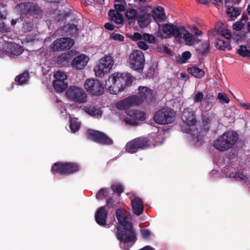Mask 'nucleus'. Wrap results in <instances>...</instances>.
I'll return each mask as SVG.
<instances>
[{
    "instance_id": "774afa93",
    "label": "nucleus",
    "mask_w": 250,
    "mask_h": 250,
    "mask_svg": "<svg viewBox=\"0 0 250 250\" xmlns=\"http://www.w3.org/2000/svg\"><path fill=\"white\" fill-rule=\"evenodd\" d=\"M248 12L249 14L250 15V4L249 5L248 8H247Z\"/></svg>"
},
{
    "instance_id": "9d476101",
    "label": "nucleus",
    "mask_w": 250,
    "mask_h": 250,
    "mask_svg": "<svg viewBox=\"0 0 250 250\" xmlns=\"http://www.w3.org/2000/svg\"><path fill=\"white\" fill-rule=\"evenodd\" d=\"M181 119L187 127L183 126L182 130L183 132L190 133V128L194 126L196 123L195 113L193 110L189 107L185 108L183 110Z\"/></svg>"
},
{
    "instance_id": "5fc2aeb1",
    "label": "nucleus",
    "mask_w": 250,
    "mask_h": 250,
    "mask_svg": "<svg viewBox=\"0 0 250 250\" xmlns=\"http://www.w3.org/2000/svg\"><path fill=\"white\" fill-rule=\"evenodd\" d=\"M191 53L189 51H185L183 53L182 58L183 62H185L186 61L191 57Z\"/></svg>"
},
{
    "instance_id": "1a4fd4ad",
    "label": "nucleus",
    "mask_w": 250,
    "mask_h": 250,
    "mask_svg": "<svg viewBox=\"0 0 250 250\" xmlns=\"http://www.w3.org/2000/svg\"><path fill=\"white\" fill-rule=\"evenodd\" d=\"M125 17L128 20H136L138 22L142 23L149 22L150 15L146 12L145 8L141 7L140 12L132 8H128L126 9Z\"/></svg>"
},
{
    "instance_id": "2eb2a0df",
    "label": "nucleus",
    "mask_w": 250,
    "mask_h": 250,
    "mask_svg": "<svg viewBox=\"0 0 250 250\" xmlns=\"http://www.w3.org/2000/svg\"><path fill=\"white\" fill-rule=\"evenodd\" d=\"M138 104L143 102H147L153 98V91L146 86H139L137 95L133 96Z\"/></svg>"
},
{
    "instance_id": "de8ad7c7",
    "label": "nucleus",
    "mask_w": 250,
    "mask_h": 250,
    "mask_svg": "<svg viewBox=\"0 0 250 250\" xmlns=\"http://www.w3.org/2000/svg\"><path fill=\"white\" fill-rule=\"evenodd\" d=\"M203 93L201 92H197L193 97V101L194 103L201 102L203 100Z\"/></svg>"
},
{
    "instance_id": "2f4dec72",
    "label": "nucleus",
    "mask_w": 250,
    "mask_h": 250,
    "mask_svg": "<svg viewBox=\"0 0 250 250\" xmlns=\"http://www.w3.org/2000/svg\"><path fill=\"white\" fill-rule=\"evenodd\" d=\"M188 71L192 76L196 78H201L204 75L203 70L196 67H192L188 68Z\"/></svg>"
},
{
    "instance_id": "69168bd1",
    "label": "nucleus",
    "mask_w": 250,
    "mask_h": 250,
    "mask_svg": "<svg viewBox=\"0 0 250 250\" xmlns=\"http://www.w3.org/2000/svg\"><path fill=\"white\" fill-rule=\"evenodd\" d=\"M181 77L182 79H185L187 77V75L185 73H181Z\"/></svg>"
},
{
    "instance_id": "a878e982",
    "label": "nucleus",
    "mask_w": 250,
    "mask_h": 250,
    "mask_svg": "<svg viewBox=\"0 0 250 250\" xmlns=\"http://www.w3.org/2000/svg\"><path fill=\"white\" fill-rule=\"evenodd\" d=\"M225 173L226 176L234 178L237 181H242L244 183H247V182L248 177L243 173H236L232 171L230 172L229 171H226V169L225 170Z\"/></svg>"
},
{
    "instance_id": "f3484780",
    "label": "nucleus",
    "mask_w": 250,
    "mask_h": 250,
    "mask_svg": "<svg viewBox=\"0 0 250 250\" xmlns=\"http://www.w3.org/2000/svg\"><path fill=\"white\" fill-rule=\"evenodd\" d=\"M74 41L69 38H61L56 40L52 45L54 51H61L69 49L74 44Z\"/></svg>"
},
{
    "instance_id": "49530a36",
    "label": "nucleus",
    "mask_w": 250,
    "mask_h": 250,
    "mask_svg": "<svg viewBox=\"0 0 250 250\" xmlns=\"http://www.w3.org/2000/svg\"><path fill=\"white\" fill-rule=\"evenodd\" d=\"M217 30L225 38L229 39L231 38V34L230 32L228 29L226 28L225 27H223L221 29H218Z\"/></svg>"
},
{
    "instance_id": "c85d7f7f",
    "label": "nucleus",
    "mask_w": 250,
    "mask_h": 250,
    "mask_svg": "<svg viewBox=\"0 0 250 250\" xmlns=\"http://www.w3.org/2000/svg\"><path fill=\"white\" fill-rule=\"evenodd\" d=\"M53 86L57 91L62 92L67 87L68 84L66 81L54 80Z\"/></svg>"
},
{
    "instance_id": "c756f323",
    "label": "nucleus",
    "mask_w": 250,
    "mask_h": 250,
    "mask_svg": "<svg viewBox=\"0 0 250 250\" xmlns=\"http://www.w3.org/2000/svg\"><path fill=\"white\" fill-rule=\"evenodd\" d=\"M241 13V10L234 7H230L227 8V13L229 17L233 20L238 16Z\"/></svg>"
},
{
    "instance_id": "a18cd8bd",
    "label": "nucleus",
    "mask_w": 250,
    "mask_h": 250,
    "mask_svg": "<svg viewBox=\"0 0 250 250\" xmlns=\"http://www.w3.org/2000/svg\"><path fill=\"white\" fill-rule=\"evenodd\" d=\"M97 223L101 226L108 228L110 227L111 222H114L116 220H109L110 222H107V220H95Z\"/></svg>"
},
{
    "instance_id": "f257e3e1",
    "label": "nucleus",
    "mask_w": 250,
    "mask_h": 250,
    "mask_svg": "<svg viewBox=\"0 0 250 250\" xmlns=\"http://www.w3.org/2000/svg\"><path fill=\"white\" fill-rule=\"evenodd\" d=\"M134 79L128 73H114L105 81V88L112 94L123 91L126 85H130Z\"/></svg>"
},
{
    "instance_id": "72a5a7b5",
    "label": "nucleus",
    "mask_w": 250,
    "mask_h": 250,
    "mask_svg": "<svg viewBox=\"0 0 250 250\" xmlns=\"http://www.w3.org/2000/svg\"><path fill=\"white\" fill-rule=\"evenodd\" d=\"M29 80V75L27 72H24L16 78V81H17L21 85L27 83Z\"/></svg>"
},
{
    "instance_id": "0eeeda50",
    "label": "nucleus",
    "mask_w": 250,
    "mask_h": 250,
    "mask_svg": "<svg viewBox=\"0 0 250 250\" xmlns=\"http://www.w3.org/2000/svg\"><path fill=\"white\" fill-rule=\"evenodd\" d=\"M175 113L168 107H164L156 111L153 115L154 121L160 125L171 123L174 121Z\"/></svg>"
},
{
    "instance_id": "e2e57ef3",
    "label": "nucleus",
    "mask_w": 250,
    "mask_h": 250,
    "mask_svg": "<svg viewBox=\"0 0 250 250\" xmlns=\"http://www.w3.org/2000/svg\"><path fill=\"white\" fill-rule=\"evenodd\" d=\"M213 1V3L215 4H217L219 5L222 3V0H212Z\"/></svg>"
},
{
    "instance_id": "7c9ffc66",
    "label": "nucleus",
    "mask_w": 250,
    "mask_h": 250,
    "mask_svg": "<svg viewBox=\"0 0 250 250\" xmlns=\"http://www.w3.org/2000/svg\"><path fill=\"white\" fill-rule=\"evenodd\" d=\"M130 0H115L114 7L115 9L119 11H124L126 9V1Z\"/></svg>"
},
{
    "instance_id": "680f3d73",
    "label": "nucleus",
    "mask_w": 250,
    "mask_h": 250,
    "mask_svg": "<svg viewBox=\"0 0 250 250\" xmlns=\"http://www.w3.org/2000/svg\"><path fill=\"white\" fill-rule=\"evenodd\" d=\"M112 199L111 198H109L107 200L106 205L109 207H112Z\"/></svg>"
},
{
    "instance_id": "052dcab7",
    "label": "nucleus",
    "mask_w": 250,
    "mask_h": 250,
    "mask_svg": "<svg viewBox=\"0 0 250 250\" xmlns=\"http://www.w3.org/2000/svg\"><path fill=\"white\" fill-rule=\"evenodd\" d=\"M70 28L71 29L72 31H69L68 32L69 34H74L77 31V27L74 25L72 24L70 26Z\"/></svg>"
},
{
    "instance_id": "b1692460",
    "label": "nucleus",
    "mask_w": 250,
    "mask_h": 250,
    "mask_svg": "<svg viewBox=\"0 0 250 250\" xmlns=\"http://www.w3.org/2000/svg\"><path fill=\"white\" fill-rule=\"evenodd\" d=\"M83 110L89 115L96 118L101 117L103 114V111L100 108L93 105L85 106L83 107Z\"/></svg>"
},
{
    "instance_id": "4be33fe9",
    "label": "nucleus",
    "mask_w": 250,
    "mask_h": 250,
    "mask_svg": "<svg viewBox=\"0 0 250 250\" xmlns=\"http://www.w3.org/2000/svg\"><path fill=\"white\" fill-rule=\"evenodd\" d=\"M178 26H176L172 23H166L160 27V31L162 32L164 38L176 37V33Z\"/></svg>"
},
{
    "instance_id": "09e8293b",
    "label": "nucleus",
    "mask_w": 250,
    "mask_h": 250,
    "mask_svg": "<svg viewBox=\"0 0 250 250\" xmlns=\"http://www.w3.org/2000/svg\"><path fill=\"white\" fill-rule=\"evenodd\" d=\"M143 34H141L138 32H135L133 35L130 36V38L134 41L143 40Z\"/></svg>"
},
{
    "instance_id": "58836bf2",
    "label": "nucleus",
    "mask_w": 250,
    "mask_h": 250,
    "mask_svg": "<svg viewBox=\"0 0 250 250\" xmlns=\"http://www.w3.org/2000/svg\"><path fill=\"white\" fill-rule=\"evenodd\" d=\"M217 98L222 104H227L229 103L230 100L228 95L223 92H219L217 95Z\"/></svg>"
},
{
    "instance_id": "7ed1b4c3",
    "label": "nucleus",
    "mask_w": 250,
    "mask_h": 250,
    "mask_svg": "<svg viewBox=\"0 0 250 250\" xmlns=\"http://www.w3.org/2000/svg\"><path fill=\"white\" fill-rule=\"evenodd\" d=\"M117 236L119 240L125 242L135 241L136 233L133 229L132 223L129 220H118Z\"/></svg>"
},
{
    "instance_id": "393cba45",
    "label": "nucleus",
    "mask_w": 250,
    "mask_h": 250,
    "mask_svg": "<svg viewBox=\"0 0 250 250\" xmlns=\"http://www.w3.org/2000/svg\"><path fill=\"white\" fill-rule=\"evenodd\" d=\"M118 10H110L109 11L108 16L109 19L117 24H122L123 22L124 18L122 14Z\"/></svg>"
},
{
    "instance_id": "aec40b11",
    "label": "nucleus",
    "mask_w": 250,
    "mask_h": 250,
    "mask_svg": "<svg viewBox=\"0 0 250 250\" xmlns=\"http://www.w3.org/2000/svg\"><path fill=\"white\" fill-rule=\"evenodd\" d=\"M129 199L131 200V205L133 212L139 215L142 213L144 210V206L142 200L135 196L133 193H129L128 195Z\"/></svg>"
},
{
    "instance_id": "6e6d98bb",
    "label": "nucleus",
    "mask_w": 250,
    "mask_h": 250,
    "mask_svg": "<svg viewBox=\"0 0 250 250\" xmlns=\"http://www.w3.org/2000/svg\"><path fill=\"white\" fill-rule=\"evenodd\" d=\"M9 31V28L6 27L4 22L0 21V31L1 32H7Z\"/></svg>"
},
{
    "instance_id": "6e6552de",
    "label": "nucleus",
    "mask_w": 250,
    "mask_h": 250,
    "mask_svg": "<svg viewBox=\"0 0 250 250\" xmlns=\"http://www.w3.org/2000/svg\"><path fill=\"white\" fill-rule=\"evenodd\" d=\"M145 62L144 53L139 50H134L129 55L130 67L134 70L140 71L144 68Z\"/></svg>"
},
{
    "instance_id": "4d7b16f0",
    "label": "nucleus",
    "mask_w": 250,
    "mask_h": 250,
    "mask_svg": "<svg viewBox=\"0 0 250 250\" xmlns=\"http://www.w3.org/2000/svg\"><path fill=\"white\" fill-rule=\"evenodd\" d=\"M104 27L106 29H108L109 30H113L114 29L115 27L113 24H112L110 22H107L104 24Z\"/></svg>"
},
{
    "instance_id": "ea45409f",
    "label": "nucleus",
    "mask_w": 250,
    "mask_h": 250,
    "mask_svg": "<svg viewBox=\"0 0 250 250\" xmlns=\"http://www.w3.org/2000/svg\"><path fill=\"white\" fill-rule=\"evenodd\" d=\"M54 80H58L60 81H66L67 79L66 74L61 71H58L54 73Z\"/></svg>"
},
{
    "instance_id": "4c0bfd02",
    "label": "nucleus",
    "mask_w": 250,
    "mask_h": 250,
    "mask_svg": "<svg viewBox=\"0 0 250 250\" xmlns=\"http://www.w3.org/2000/svg\"><path fill=\"white\" fill-rule=\"evenodd\" d=\"M202 139L203 137L198 134V130H194L192 136V143L196 145H199L201 144Z\"/></svg>"
},
{
    "instance_id": "603ef678",
    "label": "nucleus",
    "mask_w": 250,
    "mask_h": 250,
    "mask_svg": "<svg viewBox=\"0 0 250 250\" xmlns=\"http://www.w3.org/2000/svg\"><path fill=\"white\" fill-rule=\"evenodd\" d=\"M112 189L113 191H116L118 193H121L123 191V186L119 184H116V185H112Z\"/></svg>"
},
{
    "instance_id": "4468645a",
    "label": "nucleus",
    "mask_w": 250,
    "mask_h": 250,
    "mask_svg": "<svg viewBox=\"0 0 250 250\" xmlns=\"http://www.w3.org/2000/svg\"><path fill=\"white\" fill-rule=\"evenodd\" d=\"M87 137L96 142L104 145L112 144V140L106 135L99 131L89 129L86 132Z\"/></svg>"
},
{
    "instance_id": "37998d69",
    "label": "nucleus",
    "mask_w": 250,
    "mask_h": 250,
    "mask_svg": "<svg viewBox=\"0 0 250 250\" xmlns=\"http://www.w3.org/2000/svg\"><path fill=\"white\" fill-rule=\"evenodd\" d=\"M143 40L149 43H153L156 41L155 38L154 36L147 33L143 34Z\"/></svg>"
},
{
    "instance_id": "79ce46f5",
    "label": "nucleus",
    "mask_w": 250,
    "mask_h": 250,
    "mask_svg": "<svg viewBox=\"0 0 250 250\" xmlns=\"http://www.w3.org/2000/svg\"><path fill=\"white\" fill-rule=\"evenodd\" d=\"M80 127V124L76 121L71 120L70 122V128L71 131L73 133L77 131Z\"/></svg>"
},
{
    "instance_id": "bb28decb",
    "label": "nucleus",
    "mask_w": 250,
    "mask_h": 250,
    "mask_svg": "<svg viewBox=\"0 0 250 250\" xmlns=\"http://www.w3.org/2000/svg\"><path fill=\"white\" fill-rule=\"evenodd\" d=\"M153 18L155 21H161L165 18V14L164 8L161 6H158L153 10Z\"/></svg>"
},
{
    "instance_id": "9b49d317",
    "label": "nucleus",
    "mask_w": 250,
    "mask_h": 250,
    "mask_svg": "<svg viewBox=\"0 0 250 250\" xmlns=\"http://www.w3.org/2000/svg\"><path fill=\"white\" fill-rule=\"evenodd\" d=\"M85 90L94 96H100L104 93V87L101 82L94 79H87L83 84Z\"/></svg>"
},
{
    "instance_id": "a211bd4d",
    "label": "nucleus",
    "mask_w": 250,
    "mask_h": 250,
    "mask_svg": "<svg viewBox=\"0 0 250 250\" xmlns=\"http://www.w3.org/2000/svg\"><path fill=\"white\" fill-rule=\"evenodd\" d=\"M89 60V57L84 54L75 57L71 62V66L76 70L83 69Z\"/></svg>"
},
{
    "instance_id": "6ab92c4d",
    "label": "nucleus",
    "mask_w": 250,
    "mask_h": 250,
    "mask_svg": "<svg viewBox=\"0 0 250 250\" xmlns=\"http://www.w3.org/2000/svg\"><path fill=\"white\" fill-rule=\"evenodd\" d=\"M16 9L21 15H28L37 14L38 7L30 2L21 3L16 7Z\"/></svg>"
},
{
    "instance_id": "ddd939ff",
    "label": "nucleus",
    "mask_w": 250,
    "mask_h": 250,
    "mask_svg": "<svg viewBox=\"0 0 250 250\" xmlns=\"http://www.w3.org/2000/svg\"><path fill=\"white\" fill-rule=\"evenodd\" d=\"M79 167L72 163H55L52 168V171L54 173L70 174L79 170Z\"/></svg>"
},
{
    "instance_id": "39448f33",
    "label": "nucleus",
    "mask_w": 250,
    "mask_h": 250,
    "mask_svg": "<svg viewBox=\"0 0 250 250\" xmlns=\"http://www.w3.org/2000/svg\"><path fill=\"white\" fill-rule=\"evenodd\" d=\"M114 64V60L110 55H104L101 58L94 68L95 75L102 77L110 72Z\"/></svg>"
},
{
    "instance_id": "dca6fc26",
    "label": "nucleus",
    "mask_w": 250,
    "mask_h": 250,
    "mask_svg": "<svg viewBox=\"0 0 250 250\" xmlns=\"http://www.w3.org/2000/svg\"><path fill=\"white\" fill-rule=\"evenodd\" d=\"M126 113L129 117L124 118V121L126 124L129 125H138V120L143 121L146 118V114L143 111L131 110L126 111Z\"/></svg>"
},
{
    "instance_id": "423d86ee",
    "label": "nucleus",
    "mask_w": 250,
    "mask_h": 250,
    "mask_svg": "<svg viewBox=\"0 0 250 250\" xmlns=\"http://www.w3.org/2000/svg\"><path fill=\"white\" fill-rule=\"evenodd\" d=\"M68 100L77 104H83L87 101V95L81 87L76 86H70L65 92Z\"/></svg>"
},
{
    "instance_id": "20e7f679",
    "label": "nucleus",
    "mask_w": 250,
    "mask_h": 250,
    "mask_svg": "<svg viewBox=\"0 0 250 250\" xmlns=\"http://www.w3.org/2000/svg\"><path fill=\"white\" fill-rule=\"evenodd\" d=\"M238 139L237 134L233 131L224 133L214 141L213 146L221 151L232 148Z\"/></svg>"
},
{
    "instance_id": "13d9d810",
    "label": "nucleus",
    "mask_w": 250,
    "mask_h": 250,
    "mask_svg": "<svg viewBox=\"0 0 250 250\" xmlns=\"http://www.w3.org/2000/svg\"><path fill=\"white\" fill-rule=\"evenodd\" d=\"M239 105L241 106H242L244 109H246V110L249 109L250 107V104H247V103H243L242 101H240L239 102Z\"/></svg>"
},
{
    "instance_id": "c9c22d12",
    "label": "nucleus",
    "mask_w": 250,
    "mask_h": 250,
    "mask_svg": "<svg viewBox=\"0 0 250 250\" xmlns=\"http://www.w3.org/2000/svg\"><path fill=\"white\" fill-rule=\"evenodd\" d=\"M109 192L110 189L108 188H102L98 191V192L96 194V198L99 200H102L105 197H107Z\"/></svg>"
},
{
    "instance_id": "8fccbe9b",
    "label": "nucleus",
    "mask_w": 250,
    "mask_h": 250,
    "mask_svg": "<svg viewBox=\"0 0 250 250\" xmlns=\"http://www.w3.org/2000/svg\"><path fill=\"white\" fill-rule=\"evenodd\" d=\"M141 234L143 239H147L150 235L151 232L147 229H141Z\"/></svg>"
},
{
    "instance_id": "cd10ccee",
    "label": "nucleus",
    "mask_w": 250,
    "mask_h": 250,
    "mask_svg": "<svg viewBox=\"0 0 250 250\" xmlns=\"http://www.w3.org/2000/svg\"><path fill=\"white\" fill-rule=\"evenodd\" d=\"M108 210L106 207L99 208L95 212V219H106Z\"/></svg>"
},
{
    "instance_id": "0e129e2a",
    "label": "nucleus",
    "mask_w": 250,
    "mask_h": 250,
    "mask_svg": "<svg viewBox=\"0 0 250 250\" xmlns=\"http://www.w3.org/2000/svg\"><path fill=\"white\" fill-rule=\"evenodd\" d=\"M200 3L206 4L208 2V0H198Z\"/></svg>"
},
{
    "instance_id": "5701e85b",
    "label": "nucleus",
    "mask_w": 250,
    "mask_h": 250,
    "mask_svg": "<svg viewBox=\"0 0 250 250\" xmlns=\"http://www.w3.org/2000/svg\"><path fill=\"white\" fill-rule=\"evenodd\" d=\"M3 48L8 53L15 56L21 55L23 51L21 45L13 42L5 43L3 45Z\"/></svg>"
},
{
    "instance_id": "412c9836",
    "label": "nucleus",
    "mask_w": 250,
    "mask_h": 250,
    "mask_svg": "<svg viewBox=\"0 0 250 250\" xmlns=\"http://www.w3.org/2000/svg\"><path fill=\"white\" fill-rule=\"evenodd\" d=\"M138 105L133 96H129L117 102L116 104V107L120 110H125L126 112L129 110L130 107Z\"/></svg>"
},
{
    "instance_id": "c03bdc74",
    "label": "nucleus",
    "mask_w": 250,
    "mask_h": 250,
    "mask_svg": "<svg viewBox=\"0 0 250 250\" xmlns=\"http://www.w3.org/2000/svg\"><path fill=\"white\" fill-rule=\"evenodd\" d=\"M110 39L116 42H120L124 41V37L117 33H112L110 35Z\"/></svg>"
},
{
    "instance_id": "f03ea898",
    "label": "nucleus",
    "mask_w": 250,
    "mask_h": 250,
    "mask_svg": "<svg viewBox=\"0 0 250 250\" xmlns=\"http://www.w3.org/2000/svg\"><path fill=\"white\" fill-rule=\"evenodd\" d=\"M201 34V31L195 25L178 26L175 39L187 45L193 46L199 42V40L196 37Z\"/></svg>"
},
{
    "instance_id": "f704fd0d",
    "label": "nucleus",
    "mask_w": 250,
    "mask_h": 250,
    "mask_svg": "<svg viewBox=\"0 0 250 250\" xmlns=\"http://www.w3.org/2000/svg\"><path fill=\"white\" fill-rule=\"evenodd\" d=\"M129 213L123 208H119L116 211L117 219H128Z\"/></svg>"
},
{
    "instance_id": "473e14b6",
    "label": "nucleus",
    "mask_w": 250,
    "mask_h": 250,
    "mask_svg": "<svg viewBox=\"0 0 250 250\" xmlns=\"http://www.w3.org/2000/svg\"><path fill=\"white\" fill-rule=\"evenodd\" d=\"M209 43L208 41L203 42L200 47L197 48V51L198 53L201 54H205L208 53L209 50Z\"/></svg>"
},
{
    "instance_id": "864d4df0",
    "label": "nucleus",
    "mask_w": 250,
    "mask_h": 250,
    "mask_svg": "<svg viewBox=\"0 0 250 250\" xmlns=\"http://www.w3.org/2000/svg\"><path fill=\"white\" fill-rule=\"evenodd\" d=\"M138 47L143 50H146L148 49V45L143 41H139L137 42Z\"/></svg>"
},
{
    "instance_id": "e433bc0d",
    "label": "nucleus",
    "mask_w": 250,
    "mask_h": 250,
    "mask_svg": "<svg viewBox=\"0 0 250 250\" xmlns=\"http://www.w3.org/2000/svg\"><path fill=\"white\" fill-rule=\"evenodd\" d=\"M247 21V18L246 16H243L241 21L236 22L233 24L232 27L234 30L239 31L243 28L245 23Z\"/></svg>"
},
{
    "instance_id": "bf43d9fd",
    "label": "nucleus",
    "mask_w": 250,
    "mask_h": 250,
    "mask_svg": "<svg viewBox=\"0 0 250 250\" xmlns=\"http://www.w3.org/2000/svg\"><path fill=\"white\" fill-rule=\"evenodd\" d=\"M32 24L30 23H26L24 25V30L29 31L31 30L32 28Z\"/></svg>"
},
{
    "instance_id": "f8f14e48",
    "label": "nucleus",
    "mask_w": 250,
    "mask_h": 250,
    "mask_svg": "<svg viewBox=\"0 0 250 250\" xmlns=\"http://www.w3.org/2000/svg\"><path fill=\"white\" fill-rule=\"evenodd\" d=\"M149 145L148 140L144 137H140L128 142L125 146V150L130 153L136 152L138 150L147 148Z\"/></svg>"
},
{
    "instance_id": "3c124183",
    "label": "nucleus",
    "mask_w": 250,
    "mask_h": 250,
    "mask_svg": "<svg viewBox=\"0 0 250 250\" xmlns=\"http://www.w3.org/2000/svg\"><path fill=\"white\" fill-rule=\"evenodd\" d=\"M68 58V55L66 53L61 54L57 59V62L62 64L63 62L66 61Z\"/></svg>"
},
{
    "instance_id": "a19ab883",
    "label": "nucleus",
    "mask_w": 250,
    "mask_h": 250,
    "mask_svg": "<svg viewBox=\"0 0 250 250\" xmlns=\"http://www.w3.org/2000/svg\"><path fill=\"white\" fill-rule=\"evenodd\" d=\"M237 53L243 57H250V51L245 46H240L237 50Z\"/></svg>"
},
{
    "instance_id": "338daca9",
    "label": "nucleus",
    "mask_w": 250,
    "mask_h": 250,
    "mask_svg": "<svg viewBox=\"0 0 250 250\" xmlns=\"http://www.w3.org/2000/svg\"><path fill=\"white\" fill-rule=\"evenodd\" d=\"M17 20H12V21H11V24L12 25H14L16 24L17 23Z\"/></svg>"
}]
</instances>
